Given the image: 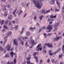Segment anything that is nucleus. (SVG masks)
Here are the masks:
<instances>
[{"label":"nucleus","instance_id":"nucleus-22","mask_svg":"<svg viewBox=\"0 0 64 64\" xmlns=\"http://www.w3.org/2000/svg\"><path fill=\"white\" fill-rule=\"evenodd\" d=\"M8 10H7L6 12H4L5 14H4V16H7V12H8Z\"/></svg>","mask_w":64,"mask_h":64},{"label":"nucleus","instance_id":"nucleus-24","mask_svg":"<svg viewBox=\"0 0 64 64\" xmlns=\"http://www.w3.org/2000/svg\"><path fill=\"white\" fill-rule=\"evenodd\" d=\"M62 50L63 51V53H64V44L63 45V46L62 48Z\"/></svg>","mask_w":64,"mask_h":64},{"label":"nucleus","instance_id":"nucleus-11","mask_svg":"<svg viewBox=\"0 0 64 64\" xmlns=\"http://www.w3.org/2000/svg\"><path fill=\"white\" fill-rule=\"evenodd\" d=\"M0 51H3V50H4V52H6V50H4V49L1 47V46H0Z\"/></svg>","mask_w":64,"mask_h":64},{"label":"nucleus","instance_id":"nucleus-49","mask_svg":"<svg viewBox=\"0 0 64 64\" xmlns=\"http://www.w3.org/2000/svg\"><path fill=\"white\" fill-rule=\"evenodd\" d=\"M29 4H30V3H27L26 4V6L27 7H28V5H29Z\"/></svg>","mask_w":64,"mask_h":64},{"label":"nucleus","instance_id":"nucleus-63","mask_svg":"<svg viewBox=\"0 0 64 64\" xmlns=\"http://www.w3.org/2000/svg\"><path fill=\"white\" fill-rule=\"evenodd\" d=\"M43 48L44 49H45V48H46V46H44L43 47Z\"/></svg>","mask_w":64,"mask_h":64},{"label":"nucleus","instance_id":"nucleus-48","mask_svg":"<svg viewBox=\"0 0 64 64\" xmlns=\"http://www.w3.org/2000/svg\"><path fill=\"white\" fill-rule=\"evenodd\" d=\"M44 36L45 38H46V34L45 33H44Z\"/></svg>","mask_w":64,"mask_h":64},{"label":"nucleus","instance_id":"nucleus-54","mask_svg":"<svg viewBox=\"0 0 64 64\" xmlns=\"http://www.w3.org/2000/svg\"><path fill=\"white\" fill-rule=\"evenodd\" d=\"M48 22H49L50 21H51V19H50V18H48Z\"/></svg>","mask_w":64,"mask_h":64},{"label":"nucleus","instance_id":"nucleus-27","mask_svg":"<svg viewBox=\"0 0 64 64\" xmlns=\"http://www.w3.org/2000/svg\"><path fill=\"white\" fill-rule=\"evenodd\" d=\"M26 35L27 36H29V35L30 36V34L29 32H27Z\"/></svg>","mask_w":64,"mask_h":64},{"label":"nucleus","instance_id":"nucleus-50","mask_svg":"<svg viewBox=\"0 0 64 64\" xmlns=\"http://www.w3.org/2000/svg\"><path fill=\"white\" fill-rule=\"evenodd\" d=\"M50 59H48L47 60V62H48V63H49V62H50Z\"/></svg>","mask_w":64,"mask_h":64},{"label":"nucleus","instance_id":"nucleus-21","mask_svg":"<svg viewBox=\"0 0 64 64\" xmlns=\"http://www.w3.org/2000/svg\"><path fill=\"white\" fill-rule=\"evenodd\" d=\"M24 28H22V31L20 32V34H22V33H23V32L24 31Z\"/></svg>","mask_w":64,"mask_h":64},{"label":"nucleus","instance_id":"nucleus-56","mask_svg":"<svg viewBox=\"0 0 64 64\" xmlns=\"http://www.w3.org/2000/svg\"><path fill=\"white\" fill-rule=\"evenodd\" d=\"M55 11H59V10H58V9H57V8H56L55 9Z\"/></svg>","mask_w":64,"mask_h":64},{"label":"nucleus","instance_id":"nucleus-28","mask_svg":"<svg viewBox=\"0 0 64 64\" xmlns=\"http://www.w3.org/2000/svg\"><path fill=\"white\" fill-rule=\"evenodd\" d=\"M22 39H23L24 40L25 39H28V38L27 37H25L24 38L23 37H22Z\"/></svg>","mask_w":64,"mask_h":64},{"label":"nucleus","instance_id":"nucleus-41","mask_svg":"<svg viewBox=\"0 0 64 64\" xmlns=\"http://www.w3.org/2000/svg\"><path fill=\"white\" fill-rule=\"evenodd\" d=\"M4 28H5L6 29H7L8 28L7 27V26H6L4 25Z\"/></svg>","mask_w":64,"mask_h":64},{"label":"nucleus","instance_id":"nucleus-40","mask_svg":"<svg viewBox=\"0 0 64 64\" xmlns=\"http://www.w3.org/2000/svg\"><path fill=\"white\" fill-rule=\"evenodd\" d=\"M13 62H11L10 63L9 62H7V64H13Z\"/></svg>","mask_w":64,"mask_h":64},{"label":"nucleus","instance_id":"nucleus-16","mask_svg":"<svg viewBox=\"0 0 64 64\" xmlns=\"http://www.w3.org/2000/svg\"><path fill=\"white\" fill-rule=\"evenodd\" d=\"M34 58H35V59H36V62L38 63V58L36 56H34Z\"/></svg>","mask_w":64,"mask_h":64},{"label":"nucleus","instance_id":"nucleus-43","mask_svg":"<svg viewBox=\"0 0 64 64\" xmlns=\"http://www.w3.org/2000/svg\"><path fill=\"white\" fill-rule=\"evenodd\" d=\"M18 26L17 25L16 26L15 28V29L16 30H17L18 29Z\"/></svg>","mask_w":64,"mask_h":64},{"label":"nucleus","instance_id":"nucleus-64","mask_svg":"<svg viewBox=\"0 0 64 64\" xmlns=\"http://www.w3.org/2000/svg\"><path fill=\"white\" fill-rule=\"evenodd\" d=\"M0 44H2L3 43V42L2 41H1L0 42Z\"/></svg>","mask_w":64,"mask_h":64},{"label":"nucleus","instance_id":"nucleus-23","mask_svg":"<svg viewBox=\"0 0 64 64\" xmlns=\"http://www.w3.org/2000/svg\"><path fill=\"white\" fill-rule=\"evenodd\" d=\"M44 17V16H41L40 17V20H42V18Z\"/></svg>","mask_w":64,"mask_h":64},{"label":"nucleus","instance_id":"nucleus-2","mask_svg":"<svg viewBox=\"0 0 64 64\" xmlns=\"http://www.w3.org/2000/svg\"><path fill=\"white\" fill-rule=\"evenodd\" d=\"M12 34V32H10V33H8V34L4 38V42L3 43V46H4V45H5V43L7 42V39L6 38H8V37L9 36H10V35H11Z\"/></svg>","mask_w":64,"mask_h":64},{"label":"nucleus","instance_id":"nucleus-61","mask_svg":"<svg viewBox=\"0 0 64 64\" xmlns=\"http://www.w3.org/2000/svg\"><path fill=\"white\" fill-rule=\"evenodd\" d=\"M51 20L52 21H54V19L52 18Z\"/></svg>","mask_w":64,"mask_h":64},{"label":"nucleus","instance_id":"nucleus-59","mask_svg":"<svg viewBox=\"0 0 64 64\" xmlns=\"http://www.w3.org/2000/svg\"><path fill=\"white\" fill-rule=\"evenodd\" d=\"M4 31H5V29H4V30H2L3 32H4Z\"/></svg>","mask_w":64,"mask_h":64},{"label":"nucleus","instance_id":"nucleus-55","mask_svg":"<svg viewBox=\"0 0 64 64\" xmlns=\"http://www.w3.org/2000/svg\"><path fill=\"white\" fill-rule=\"evenodd\" d=\"M25 45L26 46H28V45H27V42H26Z\"/></svg>","mask_w":64,"mask_h":64},{"label":"nucleus","instance_id":"nucleus-15","mask_svg":"<svg viewBox=\"0 0 64 64\" xmlns=\"http://www.w3.org/2000/svg\"><path fill=\"white\" fill-rule=\"evenodd\" d=\"M10 55L12 57H13V55H16V54L14 53H13V52H10Z\"/></svg>","mask_w":64,"mask_h":64},{"label":"nucleus","instance_id":"nucleus-58","mask_svg":"<svg viewBox=\"0 0 64 64\" xmlns=\"http://www.w3.org/2000/svg\"><path fill=\"white\" fill-rule=\"evenodd\" d=\"M21 36L18 39V40H20V39H21Z\"/></svg>","mask_w":64,"mask_h":64},{"label":"nucleus","instance_id":"nucleus-45","mask_svg":"<svg viewBox=\"0 0 64 64\" xmlns=\"http://www.w3.org/2000/svg\"><path fill=\"white\" fill-rule=\"evenodd\" d=\"M51 61L52 62V63H54V59H52L51 60Z\"/></svg>","mask_w":64,"mask_h":64},{"label":"nucleus","instance_id":"nucleus-52","mask_svg":"<svg viewBox=\"0 0 64 64\" xmlns=\"http://www.w3.org/2000/svg\"><path fill=\"white\" fill-rule=\"evenodd\" d=\"M42 29L41 28L40 30H39V32L38 33H39L41 31H42Z\"/></svg>","mask_w":64,"mask_h":64},{"label":"nucleus","instance_id":"nucleus-7","mask_svg":"<svg viewBox=\"0 0 64 64\" xmlns=\"http://www.w3.org/2000/svg\"><path fill=\"white\" fill-rule=\"evenodd\" d=\"M47 29H48L50 30H49L48 31V32H50V31H51L50 30L52 29V26H51V25H50L48 27H47Z\"/></svg>","mask_w":64,"mask_h":64},{"label":"nucleus","instance_id":"nucleus-13","mask_svg":"<svg viewBox=\"0 0 64 64\" xmlns=\"http://www.w3.org/2000/svg\"><path fill=\"white\" fill-rule=\"evenodd\" d=\"M49 53L50 56L51 55H52L53 54H54V53H52V50H49Z\"/></svg>","mask_w":64,"mask_h":64},{"label":"nucleus","instance_id":"nucleus-32","mask_svg":"<svg viewBox=\"0 0 64 64\" xmlns=\"http://www.w3.org/2000/svg\"><path fill=\"white\" fill-rule=\"evenodd\" d=\"M5 57H9V56L8 54L6 55L5 56Z\"/></svg>","mask_w":64,"mask_h":64},{"label":"nucleus","instance_id":"nucleus-35","mask_svg":"<svg viewBox=\"0 0 64 64\" xmlns=\"http://www.w3.org/2000/svg\"><path fill=\"white\" fill-rule=\"evenodd\" d=\"M52 4H54V3H55V0H52Z\"/></svg>","mask_w":64,"mask_h":64},{"label":"nucleus","instance_id":"nucleus-14","mask_svg":"<svg viewBox=\"0 0 64 64\" xmlns=\"http://www.w3.org/2000/svg\"><path fill=\"white\" fill-rule=\"evenodd\" d=\"M59 22H58L57 23H56L54 26V28H56V27H57L58 26V25H59Z\"/></svg>","mask_w":64,"mask_h":64},{"label":"nucleus","instance_id":"nucleus-38","mask_svg":"<svg viewBox=\"0 0 64 64\" xmlns=\"http://www.w3.org/2000/svg\"><path fill=\"white\" fill-rule=\"evenodd\" d=\"M62 56H63V54H61L59 55V58H62Z\"/></svg>","mask_w":64,"mask_h":64},{"label":"nucleus","instance_id":"nucleus-36","mask_svg":"<svg viewBox=\"0 0 64 64\" xmlns=\"http://www.w3.org/2000/svg\"><path fill=\"white\" fill-rule=\"evenodd\" d=\"M14 64H16V58H15L14 60Z\"/></svg>","mask_w":64,"mask_h":64},{"label":"nucleus","instance_id":"nucleus-3","mask_svg":"<svg viewBox=\"0 0 64 64\" xmlns=\"http://www.w3.org/2000/svg\"><path fill=\"white\" fill-rule=\"evenodd\" d=\"M41 44H39L38 46L37 47H36V50H37L38 51H39V50H42V48H40V46H41Z\"/></svg>","mask_w":64,"mask_h":64},{"label":"nucleus","instance_id":"nucleus-6","mask_svg":"<svg viewBox=\"0 0 64 64\" xmlns=\"http://www.w3.org/2000/svg\"><path fill=\"white\" fill-rule=\"evenodd\" d=\"M14 43L15 45H18V42H17V40L16 39H14Z\"/></svg>","mask_w":64,"mask_h":64},{"label":"nucleus","instance_id":"nucleus-9","mask_svg":"<svg viewBox=\"0 0 64 64\" xmlns=\"http://www.w3.org/2000/svg\"><path fill=\"white\" fill-rule=\"evenodd\" d=\"M45 45L46 46H47L49 47H53L52 44H45Z\"/></svg>","mask_w":64,"mask_h":64},{"label":"nucleus","instance_id":"nucleus-60","mask_svg":"<svg viewBox=\"0 0 64 64\" xmlns=\"http://www.w3.org/2000/svg\"><path fill=\"white\" fill-rule=\"evenodd\" d=\"M11 25V23L10 22V23H9L8 24V25L9 26H10V25Z\"/></svg>","mask_w":64,"mask_h":64},{"label":"nucleus","instance_id":"nucleus-8","mask_svg":"<svg viewBox=\"0 0 64 64\" xmlns=\"http://www.w3.org/2000/svg\"><path fill=\"white\" fill-rule=\"evenodd\" d=\"M60 39V37H56V38H54V41H57L59 40V39Z\"/></svg>","mask_w":64,"mask_h":64},{"label":"nucleus","instance_id":"nucleus-26","mask_svg":"<svg viewBox=\"0 0 64 64\" xmlns=\"http://www.w3.org/2000/svg\"><path fill=\"white\" fill-rule=\"evenodd\" d=\"M4 22H5L4 20H2V22H0V23H1V25H3L4 23Z\"/></svg>","mask_w":64,"mask_h":64},{"label":"nucleus","instance_id":"nucleus-31","mask_svg":"<svg viewBox=\"0 0 64 64\" xmlns=\"http://www.w3.org/2000/svg\"><path fill=\"white\" fill-rule=\"evenodd\" d=\"M23 12V11H22V10H21L19 12H18V15H20L21 13H22Z\"/></svg>","mask_w":64,"mask_h":64},{"label":"nucleus","instance_id":"nucleus-29","mask_svg":"<svg viewBox=\"0 0 64 64\" xmlns=\"http://www.w3.org/2000/svg\"><path fill=\"white\" fill-rule=\"evenodd\" d=\"M45 10H42V11L41 12V13H45Z\"/></svg>","mask_w":64,"mask_h":64},{"label":"nucleus","instance_id":"nucleus-57","mask_svg":"<svg viewBox=\"0 0 64 64\" xmlns=\"http://www.w3.org/2000/svg\"><path fill=\"white\" fill-rule=\"evenodd\" d=\"M40 63H42V62H43V61H42V59H41L40 60Z\"/></svg>","mask_w":64,"mask_h":64},{"label":"nucleus","instance_id":"nucleus-51","mask_svg":"<svg viewBox=\"0 0 64 64\" xmlns=\"http://www.w3.org/2000/svg\"><path fill=\"white\" fill-rule=\"evenodd\" d=\"M46 28V27H44L43 28H41L42 29H43V30H44V29H45V28Z\"/></svg>","mask_w":64,"mask_h":64},{"label":"nucleus","instance_id":"nucleus-53","mask_svg":"<svg viewBox=\"0 0 64 64\" xmlns=\"http://www.w3.org/2000/svg\"><path fill=\"white\" fill-rule=\"evenodd\" d=\"M12 22L13 24H15V21H12Z\"/></svg>","mask_w":64,"mask_h":64},{"label":"nucleus","instance_id":"nucleus-30","mask_svg":"<svg viewBox=\"0 0 64 64\" xmlns=\"http://www.w3.org/2000/svg\"><path fill=\"white\" fill-rule=\"evenodd\" d=\"M20 43L22 45H23V44H24V43L23 42V41L21 40L20 41Z\"/></svg>","mask_w":64,"mask_h":64},{"label":"nucleus","instance_id":"nucleus-12","mask_svg":"<svg viewBox=\"0 0 64 64\" xmlns=\"http://www.w3.org/2000/svg\"><path fill=\"white\" fill-rule=\"evenodd\" d=\"M13 18V16L12 15H9L8 16V19L10 20H11Z\"/></svg>","mask_w":64,"mask_h":64},{"label":"nucleus","instance_id":"nucleus-42","mask_svg":"<svg viewBox=\"0 0 64 64\" xmlns=\"http://www.w3.org/2000/svg\"><path fill=\"white\" fill-rule=\"evenodd\" d=\"M47 35L48 36H51V35H52V34H51V33H49V34H48Z\"/></svg>","mask_w":64,"mask_h":64},{"label":"nucleus","instance_id":"nucleus-34","mask_svg":"<svg viewBox=\"0 0 64 64\" xmlns=\"http://www.w3.org/2000/svg\"><path fill=\"white\" fill-rule=\"evenodd\" d=\"M4 7L5 8L4 9H3V10H4V11H6V6H4Z\"/></svg>","mask_w":64,"mask_h":64},{"label":"nucleus","instance_id":"nucleus-1","mask_svg":"<svg viewBox=\"0 0 64 64\" xmlns=\"http://www.w3.org/2000/svg\"><path fill=\"white\" fill-rule=\"evenodd\" d=\"M34 3L35 4L36 6L39 9H40L42 6V2L44 1V0H39L38 1L37 0L35 1L36 0H32Z\"/></svg>","mask_w":64,"mask_h":64},{"label":"nucleus","instance_id":"nucleus-19","mask_svg":"<svg viewBox=\"0 0 64 64\" xmlns=\"http://www.w3.org/2000/svg\"><path fill=\"white\" fill-rule=\"evenodd\" d=\"M6 7H8V8H11V6L10 4H8L6 5Z\"/></svg>","mask_w":64,"mask_h":64},{"label":"nucleus","instance_id":"nucleus-10","mask_svg":"<svg viewBox=\"0 0 64 64\" xmlns=\"http://www.w3.org/2000/svg\"><path fill=\"white\" fill-rule=\"evenodd\" d=\"M56 3L58 7H60V4L59 0H56Z\"/></svg>","mask_w":64,"mask_h":64},{"label":"nucleus","instance_id":"nucleus-44","mask_svg":"<svg viewBox=\"0 0 64 64\" xmlns=\"http://www.w3.org/2000/svg\"><path fill=\"white\" fill-rule=\"evenodd\" d=\"M16 11V9L15 10H14V12H13V14L14 15H15V12Z\"/></svg>","mask_w":64,"mask_h":64},{"label":"nucleus","instance_id":"nucleus-39","mask_svg":"<svg viewBox=\"0 0 64 64\" xmlns=\"http://www.w3.org/2000/svg\"><path fill=\"white\" fill-rule=\"evenodd\" d=\"M35 29V28L34 27V28H30V29H31L32 30V31H33V30H34V29Z\"/></svg>","mask_w":64,"mask_h":64},{"label":"nucleus","instance_id":"nucleus-47","mask_svg":"<svg viewBox=\"0 0 64 64\" xmlns=\"http://www.w3.org/2000/svg\"><path fill=\"white\" fill-rule=\"evenodd\" d=\"M30 61H28L27 62V64H30Z\"/></svg>","mask_w":64,"mask_h":64},{"label":"nucleus","instance_id":"nucleus-33","mask_svg":"<svg viewBox=\"0 0 64 64\" xmlns=\"http://www.w3.org/2000/svg\"><path fill=\"white\" fill-rule=\"evenodd\" d=\"M38 54V52H34V53L33 54V56H36V54Z\"/></svg>","mask_w":64,"mask_h":64},{"label":"nucleus","instance_id":"nucleus-18","mask_svg":"<svg viewBox=\"0 0 64 64\" xmlns=\"http://www.w3.org/2000/svg\"><path fill=\"white\" fill-rule=\"evenodd\" d=\"M50 12V10H48L46 11V12H44V14H47V13H49V12Z\"/></svg>","mask_w":64,"mask_h":64},{"label":"nucleus","instance_id":"nucleus-20","mask_svg":"<svg viewBox=\"0 0 64 64\" xmlns=\"http://www.w3.org/2000/svg\"><path fill=\"white\" fill-rule=\"evenodd\" d=\"M61 50V48H59L58 49V51H56L54 53L55 54H56V53H57L58 51H60Z\"/></svg>","mask_w":64,"mask_h":64},{"label":"nucleus","instance_id":"nucleus-46","mask_svg":"<svg viewBox=\"0 0 64 64\" xmlns=\"http://www.w3.org/2000/svg\"><path fill=\"white\" fill-rule=\"evenodd\" d=\"M36 18H37L36 17V16H35L34 18V20H36Z\"/></svg>","mask_w":64,"mask_h":64},{"label":"nucleus","instance_id":"nucleus-4","mask_svg":"<svg viewBox=\"0 0 64 64\" xmlns=\"http://www.w3.org/2000/svg\"><path fill=\"white\" fill-rule=\"evenodd\" d=\"M11 45H9L8 44L5 47V49L7 50L8 51H9L11 48Z\"/></svg>","mask_w":64,"mask_h":64},{"label":"nucleus","instance_id":"nucleus-5","mask_svg":"<svg viewBox=\"0 0 64 64\" xmlns=\"http://www.w3.org/2000/svg\"><path fill=\"white\" fill-rule=\"evenodd\" d=\"M31 43L30 44H32V46H31L30 47V48H32V47L34 46V44L35 43V42H34V40H31Z\"/></svg>","mask_w":64,"mask_h":64},{"label":"nucleus","instance_id":"nucleus-62","mask_svg":"<svg viewBox=\"0 0 64 64\" xmlns=\"http://www.w3.org/2000/svg\"><path fill=\"white\" fill-rule=\"evenodd\" d=\"M2 2H5L6 0H2Z\"/></svg>","mask_w":64,"mask_h":64},{"label":"nucleus","instance_id":"nucleus-25","mask_svg":"<svg viewBox=\"0 0 64 64\" xmlns=\"http://www.w3.org/2000/svg\"><path fill=\"white\" fill-rule=\"evenodd\" d=\"M8 22H9V20H7L6 21V22L5 23V25H7V24H8Z\"/></svg>","mask_w":64,"mask_h":64},{"label":"nucleus","instance_id":"nucleus-37","mask_svg":"<svg viewBox=\"0 0 64 64\" xmlns=\"http://www.w3.org/2000/svg\"><path fill=\"white\" fill-rule=\"evenodd\" d=\"M31 59V57L29 56L28 58H26V60H29Z\"/></svg>","mask_w":64,"mask_h":64},{"label":"nucleus","instance_id":"nucleus-17","mask_svg":"<svg viewBox=\"0 0 64 64\" xmlns=\"http://www.w3.org/2000/svg\"><path fill=\"white\" fill-rule=\"evenodd\" d=\"M50 17L51 18H56V15H55L54 16H50Z\"/></svg>","mask_w":64,"mask_h":64}]
</instances>
